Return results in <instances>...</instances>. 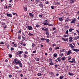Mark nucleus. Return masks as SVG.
Here are the masks:
<instances>
[{"label": "nucleus", "instance_id": "nucleus-38", "mask_svg": "<svg viewBox=\"0 0 79 79\" xmlns=\"http://www.w3.org/2000/svg\"><path fill=\"white\" fill-rule=\"evenodd\" d=\"M45 31H48V28H46L45 29H44V30Z\"/></svg>", "mask_w": 79, "mask_h": 79}, {"label": "nucleus", "instance_id": "nucleus-59", "mask_svg": "<svg viewBox=\"0 0 79 79\" xmlns=\"http://www.w3.org/2000/svg\"><path fill=\"white\" fill-rule=\"evenodd\" d=\"M45 23H48V21H47V20H45L44 21Z\"/></svg>", "mask_w": 79, "mask_h": 79}, {"label": "nucleus", "instance_id": "nucleus-61", "mask_svg": "<svg viewBox=\"0 0 79 79\" xmlns=\"http://www.w3.org/2000/svg\"><path fill=\"white\" fill-rule=\"evenodd\" d=\"M12 5L11 4H9L8 7H11V6Z\"/></svg>", "mask_w": 79, "mask_h": 79}, {"label": "nucleus", "instance_id": "nucleus-26", "mask_svg": "<svg viewBox=\"0 0 79 79\" xmlns=\"http://www.w3.org/2000/svg\"><path fill=\"white\" fill-rule=\"evenodd\" d=\"M46 34L47 35H49V32H48V31H46Z\"/></svg>", "mask_w": 79, "mask_h": 79}, {"label": "nucleus", "instance_id": "nucleus-20", "mask_svg": "<svg viewBox=\"0 0 79 79\" xmlns=\"http://www.w3.org/2000/svg\"><path fill=\"white\" fill-rule=\"evenodd\" d=\"M21 35H19L18 36V39H19V40H21Z\"/></svg>", "mask_w": 79, "mask_h": 79}, {"label": "nucleus", "instance_id": "nucleus-41", "mask_svg": "<svg viewBox=\"0 0 79 79\" xmlns=\"http://www.w3.org/2000/svg\"><path fill=\"white\" fill-rule=\"evenodd\" d=\"M73 63H75V61H76V59H75L74 58L73 59Z\"/></svg>", "mask_w": 79, "mask_h": 79}, {"label": "nucleus", "instance_id": "nucleus-49", "mask_svg": "<svg viewBox=\"0 0 79 79\" xmlns=\"http://www.w3.org/2000/svg\"><path fill=\"white\" fill-rule=\"evenodd\" d=\"M51 8H52V9H54V6H52L51 7Z\"/></svg>", "mask_w": 79, "mask_h": 79}, {"label": "nucleus", "instance_id": "nucleus-57", "mask_svg": "<svg viewBox=\"0 0 79 79\" xmlns=\"http://www.w3.org/2000/svg\"><path fill=\"white\" fill-rule=\"evenodd\" d=\"M71 60V56H69V58H68V60Z\"/></svg>", "mask_w": 79, "mask_h": 79}, {"label": "nucleus", "instance_id": "nucleus-23", "mask_svg": "<svg viewBox=\"0 0 79 79\" xmlns=\"http://www.w3.org/2000/svg\"><path fill=\"white\" fill-rule=\"evenodd\" d=\"M63 77H64V76H63V75H62V76H61L60 77V79H62L63 78Z\"/></svg>", "mask_w": 79, "mask_h": 79}, {"label": "nucleus", "instance_id": "nucleus-10", "mask_svg": "<svg viewBox=\"0 0 79 79\" xmlns=\"http://www.w3.org/2000/svg\"><path fill=\"white\" fill-rule=\"evenodd\" d=\"M71 50H69V51H68V52L66 53L67 55H69L71 54Z\"/></svg>", "mask_w": 79, "mask_h": 79}, {"label": "nucleus", "instance_id": "nucleus-15", "mask_svg": "<svg viewBox=\"0 0 79 79\" xmlns=\"http://www.w3.org/2000/svg\"><path fill=\"white\" fill-rule=\"evenodd\" d=\"M73 51H75L76 52H78V49H73Z\"/></svg>", "mask_w": 79, "mask_h": 79}, {"label": "nucleus", "instance_id": "nucleus-5", "mask_svg": "<svg viewBox=\"0 0 79 79\" xmlns=\"http://www.w3.org/2000/svg\"><path fill=\"white\" fill-rule=\"evenodd\" d=\"M27 28L28 30H33V28L31 26H28Z\"/></svg>", "mask_w": 79, "mask_h": 79}, {"label": "nucleus", "instance_id": "nucleus-53", "mask_svg": "<svg viewBox=\"0 0 79 79\" xmlns=\"http://www.w3.org/2000/svg\"><path fill=\"white\" fill-rule=\"evenodd\" d=\"M54 66H55V68H57V67H58V65L55 64Z\"/></svg>", "mask_w": 79, "mask_h": 79}, {"label": "nucleus", "instance_id": "nucleus-48", "mask_svg": "<svg viewBox=\"0 0 79 79\" xmlns=\"http://www.w3.org/2000/svg\"><path fill=\"white\" fill-rule=\"evenodd\" d=\"M16 68L15 69H19V67H18V66H16Z\"/></svg>", "mask_w": 79, "mask_h": 79}, {"label": "nucleus", "instance_id": "nucleus-63", "mask_svg": "<svg viewBox=\"0 0 79 79\" xmlns=\"http://www.w3.org/2000/svg\"><path fill=\"white\" fill-rule=\"evenodd\" d=\"M73 34H74V35H77V34H76V33H74V32H73Z\"/></svg>", "mask_w": 79, "mask_h": 79}, {"label": "nucleus", "instance_id": "nucleus-36", "mask_svg": "<svg viewBox=\"0 0 79 79\" xmlns=\"http://www.w3.org/2000/svg\"><path fill=\"white\" fill-rule=\"evenodd\" d=\"M64 37H69V35H64Z\"/></svg>", "mask_w": 79, "mask_h": 79}, {"label": "nucleus", "instance_id": "nucleus-24", "mask_svg": "<svg viewBox=\"0 0 79 79\" xmlns=\"http://www.w3.org/2000/svg\"><path fill=\"white\" fill-rule=\"evenodd\" d=\"M23 57L24 58H27V55L24 54L23 55Z\"/></svg>", "mask_w": 79, "mask_h": 79}, {"label": "nucleus", "instance_id": "nucleus-18", "mask_svg": "<svg viewBox=\"0 0 79 79\" xmlns=\"http://www.w3.org/2000/svg\"><path fill=\"white\" fill-rule=\"evenodd\" d=\"M45 40L48 43L49 42H50V40H49V39H45Z\"/></svg>", "mask_w": 79, "mask_h": 79}, {"label": "nucleus", "instance_id": "nucleus-17", "mask_svg": "<svg viewBox=\"0 0 79 79\" xmlns=\"http://www.w3.org/2000/svg\"><path fill=\"white\" fill-rule=\"evenodd\" d=\"M65 21V22L66 21L67 22H68V21H69V18H66Z\"/></svg>", "mask_w": 79, "mask_h": 79}, {"label": "nucleus", "instance_id": "nucleus-12", "mask_svg": "<svg viewBox=\"0 0 79 79\" xmlns=\"http://www.w3.org/2000/svg\"><path fill=\"white\" fill-rule=\"evenodd\" d=\"M75 1L74 0H70V3L71 4L72 3H73Z\"/></svg>", "mask_w": 79, "mask_h": 79}, {"label": "nucleus", "instance_id": "nucleus-34", "mask_svg": "<svg viewBox=\"0 0 79 79\" xmlns=\"http://www.w3.org/2000/svg\"><path fill=\"white\" fill-rule=\"evenodd\" d=\"M40 25H37L36 26V27H40Z\"/></svg>", "mask_w": 79, "mask_h": 79}, {"label": "nucleus", "instance_id": "nucleus-4", "mask_svg": "<svg viewBox=\"0 0 79 79\" xmlns=\"http://www.w3.org/2000/svg\"><path fill=\"white\" fill-rule=\"evenodd\" d=\"M62 40H63L64 42H66V41H68V38H62Z\"/></svg>", "mask_w": 79, "mask_h": 79}, {"label": "nucleus", "instance_id": "nucleus-3", "mask_svg": "<svg viewBox=\"0 0 79 79\" xmlns=\"http://www.w3.org/2000/svg\"><path fill=\"white\" fill-rule=\"evenodd\" d=\"M76 18H75L73 19L70 23L71 24H72V23H76Z\"/></svg>", "mask_w": 79, "mask_h": 79}, {"label": "nucleus", "instance_id": "nucleus-43", "mask_svg": "<svg viewBox=\"0 0 79 79\" xmlns=\"http://www.w3.org/2000/svg\"><path fill=\"white\" fill-rule=\"evenodd\" d=\"M68 30H67L66 31L65 34H68Z\"/></svg>", "mask_w": 79, "mask_h": 79}, {"label": "nucleus", "instance_id": "nucleus-56", "mask_svg": "<svg viewBox=\"0 0 79 79\" xmlns=\"http://www.w3.org/2000/svg\"><path fill=\"white\" fill-rule=\"evenodd\" d=\"M45 3L46 4H48V3H49V2H48V1H47Z\"/></svg>", "mask_w": 79, "mask_h": 79}, {"label": "nucleus", "instance_id": "nucleus-31", "mask_svg": "<svg viewBox=\"0 0 79 79\" xmlns=\"http://www.w3.org/2000/svg\"><path fill=\"white\" fill-rule=\"evenodd\" d=\"M60 52H64V49H63L60 50Z\"/></svg>", "mask_w": 79, "mask_h": 79}, {"label": "nucleus", "instance_id": "nucleus-16", "mask_svg": "<svg viewBox=\"0 0 79 79\" xmlns=\"http://www.w3.org/2000/svg\"><path fill=\"white\" fill-rule=\"evenodd\" d=\"M49 64L50 65H54V64L53 63V62L52 61H51L49 63Z\"/></svg>", "mask_w": 79, "mask_h": 79}, {"label": "nucleus", "instance_id": "nucleus-9", "mask_svg": "<svg viewBox=\"0 0 79 79\" xmlns=\"http://www.w3.org/2000/svg\"><path fill=\"white\" fill-rule=\"evenodd\" d=\"M39 6L41 7H43V4L42 3V2H40L39 4Z\"/></svg>", "mask_w": 79, "mask_h": 79}, {"label": "nucleus", "instance_id": "nucleus-52", "mask_svg": "<svg viewBox=\"0 0 79 79\" xmlns=\"http://www.w3.org/2000/svg\"><path fill=\"white\" fill-rule=\"evenodd\" d=\"M27 8H26V7H24V10H25V11H27Z\"/></svg>", "mask_w": 79, "mask_h": 79}, {"label": "nucleus", "instance_id": "nucleus-58", "mask_svg": "<svg viewBox=\"0 0 79 79\" xmlns=\"http://www.w3.org/2000/svg\"><path fill=\"white\" fill-rule=\"evenodd\" d=\"M59 73H57L56 74V76H59Z\"/></svg>", "mask_w": 79, "mask_h": 79}, {"label": "nucleus", "instance_id": "nucleus-1", "mask_svg": "<svg viewBox=\"0 0 79 79\" xmlns=\"http://www.w3.org/2000/svg\"><path fill=\"white\" fill-rule=\"evenodd\" d=\"M13 63H14V64H15V63H16L17 64H19V67L20 68H22V63H21V61L16 60V59H14L13 61Z\"/></svg>", "mask_w": 79, "mask_h": 79}, {"label": "nucleus", "instance_id": "nucleus-7", "mask_svg": "<svg viewBox=\"0 0 79 79\" xmlns=\"http://www.w3.org/2000/svg\"><path fill=\"white\" fill-rule=\"evenodd\" d=\"M22 37L23 40H26V36L25 35L24 36H22Z\"/></svg>", "mask_w": 79, "mask_h": 79}, {"label": "nucleus", "instance_id": "nucleus-8", "mask_svg": "<svg viewBox=\"0 0 79 79\" xmlns=\"http://www.w3.org/2000/svg\"><path fill=\"white\" fill-rule=\"evenodd\" d=\"M6 15L7 16H8V17H10V18H11V17L13 16L11 14H6Z\"/></svg>", "mask_w": 79, "mask_h": 79}, {"label": "nucleus", "instance_id": "nucleus-40", "mask_svg": "<svg viewBox=\"0 0 79 79\" xmlns=\"http://www.w3.org/2000/svg\"><path fill=\"white\" fill-rule=\"evenodd\" d=\"M28 35H30V36H31V35H33V34H32L30 33H29V34H28Z\"/></svg>", "mask_w": 79, "mask_h": 79}, {"label": "nucleus", "instance_id": "nucleus-22", "mask_svg": "<svg viewBox=\"0 0 79 79\" xmlns=\"http://www.w3.org/2000/svg\"><path fill=\"white\" fill-rule=\"evenodd\" d=\"M61 57H59L57 58V60H58V61H61Z\"/></svg>", "mask_w": 79, "mask_h": 79}, {"label": "nucleus", "instance_id": "nucleus-55", "mask_svg": "<svg viewBox=\"0 0 79 79\" xmlns=\"http://www.w3.org/2000/svg\"><path fill=\"white\" fill-rule=\"evenodd\" d=\"M55 5H60V2H57L55 4Z\"/></svg>", "mask_w": 79, "mask_h": 79}, {"label": "nucleus", "instance_id": "nucleus-54", "mask_svg": "<svg viewBox=\"0 0 79 79\" xmlns=\"http://www.w3.org/2000/svg\"><path fill=\"white\" fill-rule=\"evenodd\" d=\"M14 47H17V44H14Z\"/></svg>", "mask_w": 79, "mask_h": 79}, {"label": "nucleus", "instance_id": "nucleus-47", "mask_svg": "<svg viewBox=\"0 0 79 79\" xmlns=\"http://www.w3.org/2000/svg\"><path fill=\"white\" fill-rule=\"evenodd\" d=\"M76 31L77 33L78 34V35H79V30H77Z\"/></svg>", "mask_w": 79, "mask_h": 79}, {"label": "nucleus", "instance_id": "nucleus-32", "mask_svg": "<svg viewBox=\"0 0 79 79\" xmlns=\"http://www.w3.org/2000/svg\"><path fill=\"white\" fill-rule=\"evenodd\" d=\"M35 46V44L34 43H32V46L33 47H34Z\"/></svg>", "mask_w": 79, "mask_h": 79}, {"label": "nucleus", "instance_id": "nucleus-13", "mask_svg": "<svg viewBox=\"0 0 79 79\" xmlns=\"http://www.w3.org/2000/svg\"><path fill=\"white\" fill-rule=\"evenodd\" d=\"M69 76H74V74L73 73H71L69 72Z\"/></svg>", "mask_w": 79, "mask_h": 79}, {"label": "nucleus", "instance_id": "nucleus-33", "mask_svg": "<svg viewBox=\"0 0 79 79\" xmlns=\"http://www.w3.org/2000/svg\"><path fill=\"white\" fill-rule=\"evenodd\" d=\"M54 57H56L57 56V54L55 53L54 54Z\"/></svg>", "mask_w": 79, "mask_h": 79}, {"label": "nucleus", "instance_id": "nucleus-37", "mask_svg": "<svg viewBox=\"0 0 79 79\" xmlns=\"http://www.w3.org/2000/svg\"><path fill=\"white\" fill-rule=\"evenodd\" d=\"M15 50V49L13 48L12 47L10 48V50H11V51H13V50Z\"/></svg>", "mask_w": 79, "mask_h": 79}, {"label": "nucleus", "instance_id": "nucleus-35", "mask_svg": "<svg viewBox=\"0 0 79 79\" xmlns=\"http://www.w3.org/2000/svg\"><path fill=\"white\" fill-rule=\"evenodd\" d=\"M65 28L66 29H68L69 28V27L68 26H66L65 27Z\"/></svg>", "mask_w": 79, "mask_h": 79}, {"label": "nucleus", "instance_id": "nucleus-19", "mask_svg": "<svg viewBox=\"0 0 79 79\" xmlns=\"http://www.w3.org/2000/svg\"><path fill=\"white\" fill-rule=\"evenodd\" d=\"M59 19L60 20V21H63V19H62V18H59Z\"/></svg>", "mask_w": 79, "mask_h": 79}, {"label": "nucleus", "instance_id": "nucleus-14", "mask_svg": "<svg viewBox=\"0 0 79 79\" xmlns=\"http://www.w3.org/2000/svg\"><path fill=\"white\" fill-rule=\"evenodd\" d=\"M65 59H66V57L65 56H64L63 57H62L61 58L62 61H64Z\"/></svg>", "mask_w": 79, "mask_h": 79}, {"label": "nucleus", "instance_id": "nucleus-50", "mask_svg": "<svg viewBox=\"0 0 79 79\" xmlns=\"http://www.w3.org/2000/svg\"><path fill=\"white\" fill-rule=\"evenodd\" d=\"M63 55V54H60V56L62 57V56Z\"/></svg>", "mask_w": 79, "mask_h": 79}, {"label": "nucleus", "instance_id": "nucleus-42", "mask_svg": "<svg viewBox=\"0 0 79 79\" xmlns=\"http://www.w3.org/2000/svg\"><path fill=\"white\" fill-rule=\"evenodd\" d=\"M41 40H45V39L44 38H41Z\"/></svg>", "mask_w": 79, "mask_h": 79}, {"label": "nucleus", "instance_id": "nucleus-64", "mask_svg": "<svg viewBox=\"0 0 79 79\" xmlns=\"http://www.w3.org/2000/svg\"><path fill=\"white\" fill-rule=\"evenodd\" d=\"M77 39H79V35H78L77 37Z\"/></svg>", "mask_w": 79, "mask_h": 79}, {"label": "nucleus", "instance_id": "nucleus-60", "mask_svg": "<svg viewBox=\"0 0 79 79\" xmlns=\"http://www.w3.org/2000/svg\"><path fill=\"white\" fill-rule=\"evenodd\" d=\"M41 29H42V30H43V31H44V30H45V28H44L43 27H42L41 28Z\"/></svg>", "mask_w": 79, "mask_h": 79}, {"label": "nucleus", "instance_id": "nucleus-39", "mask_svg": "<svg viewBox=\"0 0 79 79\" xmlns=\"http://www.w3.org/2000/svg\"><path fill=\"white\" fill-rule=\"evenodd\" d=\"M0 44L1 45H4V44H5V43L2 42H1L0 43Z\"/></svg>", "mask_w": 79, "mask_h": 79}, {"label": "nucleus", "instance_id": "nucleus-45", "mask_svg": "<svg viewBox=\"0 0 79 79\" xmlns=\"http://www.w3.org/2000/svg\"><path fill=\"white\" fill-rule=\"evenodd\" d=\"M39 17H40V18H42V15H39Z\"/></svg>", "mask_w": 79, "mask_h": 79}, {"label": "nucleus", "instance_id": "nucleus-30", "mask_svg": "<svg viewBox=\"0 0 79 79\" xmlns=\"http://www.w3.org/2000/svg\"><path fill=\"white\" fill-rule=\"evenodd\" d=\"M60 47H57L54 48L55 50H58V49H59Z\"/></svg>", "mask_w": 79, "mask_h": 79}, {"label": "nucleus", "instance_id": "nucleus-2", "mask_svg": "<svg viewBox=\"0 0 79 79\" xmlns=\"http://www.w3.org/2000/svg\"><path fill=\"white\" fill-rule=\"evenodd\" d=\"M22 53H23V52L19 51L16 53V55L17 56V55H19V57H21V55L20 54H22Z\"/></svg>", "mask_w": 79, "mask_h": 79}, {"label": "nucleus", "instance_id": "nucleus-11", "mask_svg": "<svg viewBox=\"0 0 79 79\" xmlns=\"http://www.w3.org/2000/svg\"><path fill=\"white\" fill-rule=\"evenodd\" d=\"M69 46L70 47H71V48H74V47L71 44H70Z\"/></svg>", "mask_w": 79, "mask_h": 79}, {"label": "nucleus", "instance_id": "nucleus-44", "mask_svg": "<svg viewBox=\"0 0 79 79\" xmlns=\"http://www.w3.org/2000/svg\"><path fill=\"white\" fill-rule=\"evenodd\" d=\"M35 2L36 3H38V2H39V0H35Z\"/></svg>", "mask_w": 79, "mask_h": 79}, {"label": "nucleus", "instance_id": "nucleus-25", "mask_svg": "<svg viewBox=\"0 0 79 79\" xmlns=\"http://www.w3.org/2000/svg\"><path fill=\"white\" fill-rule=\"evenodd\" d=\"M35 59L37 61H39V59L38 58L36 57Z\"/></svg>", "mask_w": 79, "mask_h": 79}, {"label": "nucleus", "instance_id": "nucleus-29", "mask_svg": "<svg viewBox=\"0 0 79 79\" xmlns=\"http://www.w3.org/2000/svg\"><path fill=\"white\" fill-rule=\"evenodd\" d=\"M37 75L38 76H40L41 75H42V74L40 73H38L37 74Z\"/></svg>", "mask_w": 79, "mask_h": 79}, {"label": "nucleus", "instance_id": "nucleus-46", "mask_svg": "<svg viewBox=\"0 0 79 79\" xmlns=\"http://www.w3.org/2000/svg\"><path fill=\"white\" fill-rule=\"evenodd\" d=\"M9 56L10 57V58H12L13 56H12V55L11 54H9Z\"/></svg>", "mask_w": 79, "mask_h": 79}, {"label": "nucleus", "instance_id": "nucleus-28", "mask_svg": "<svg viewBox=\"0 0 79 79\" xmlns=\"http://www.w3.org/2000/svg\"><path fill=\"white\" fill-rule=\"evenodd\" d=\"M43 24L44 25H48V23H47L45 22L43 23Z\"/></svg>", "mask_w": 79, "mask_h": 79}, {"label": "nucleus", "instance_id": "nucleus-27", "mask_svg": "<svg viewBox=\"0 0 79 79\" xmlns=\"http://www.w3.org/2000/svg\"><path fill=\"white\" fill-rule=\"evenodd\" d=\"M73 37L70 36L69 37V40H73Z\"/></svg>", "mask_w": 79, "mask_h": 79}, {"label": "nucleus", "instance_id": "nucleus-21", "mask_svg": "<svg viewBox=\"0 0 79 79\" xmlns=\"http://www.w3.org/2000/svg\"><path fill=\"white\" fill-rule=\"evenodd\" d=\"M73 30H74V29H73V28H70L69 29V31L70 32H71L72 31H73Z\"/></svg>", "mask_w": 79, "mask_h": 79}, {"label": "nucleus", "instance_id": "nucleus-51", "mask_svg": "<svg viewBox=\"0 0 79 79\" xmlns=\"http://www.w3.org/2000/svg\"><path fill=\"white\" fill-rule=\"evenodd\" d=\"M9 77L10 78H11V77H12V75H9Z\"/></svg>", "mask_w": 79, "mask_h": 79}, {"label": "nucleus", "instance_id": "nucleus-62", "mask_svg": "<svg viewBox=\"0 0 79 79\" xmlns=\"http://www.w3.org/2000/svg\"><path fill=\"white\" fill-rule=\"evenodd\" d=\"M55 45H56V44H53L52 46H53V47H55Z\"/></svg>", "mask_w": 79, "mask_h": 79}, {"label": "nucleus", "instance_id": "nucleus-6", "mask_svg": "<svg viewBox=\"0 0 79 79\" xmlns=\"http://www.w3.org/2000/svg\"><path fill=\"white\" fill-rule=\"evenodd\" d=\"M29 16H30L31 18H34V14L32 13H29Z\"/></svg>", "mask_w": 79, "mask_h": 79}]
</instances>
